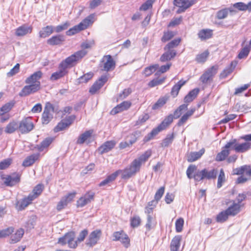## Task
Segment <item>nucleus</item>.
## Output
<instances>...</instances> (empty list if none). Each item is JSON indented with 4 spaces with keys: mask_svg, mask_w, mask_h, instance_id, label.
I'll use <instances>...</instances> for the list:
<instances>
[{
    "mask_svg": "<svg viewBox=\"0 0 251 251\" xmlns=\"http://www.w3.org/2000/svg\"><path fill=\"white\" fill-rule=\"evenodd\" d=\"M151 151L148 150L137 158L135 159L124 170H119L121 177L125 179H129L139 172L142 164L145 163L151 156Z\"/></svg>",
    "mask_w": 251,
    "mask_h": 251,
    "instance_id": "1",
    "label": "nucleus"
},
{
    "mask_svg": "<svg viewBox=\"0 0 251 251\" xmlns=\"http://www.w3.org/2000/svg\"><path fill=\"white\" fill-rule=\"evenodd\" d=\"M218 171L216 169L208 170L204 169L197 170V167L194 165H190L186 171V175L189 179L194 178L196 181H200L203 179H212L216 178Z\"/></svg>",
    "mask_w": 251,
    "mask_h": 251,
    "instance_id": "2",
    "label": "nucleus"
},
{
    "mask_svg": "<svg viewBox=\"0 0 251 251\" xmlns=\"http://www.w3.org/2000/svg\"><path fill=\"white\" fill-rule=\"evenodd\" d=\"M241 139L246 141V142L239 143L236 139H233L226 143L225 145L226 149H231L236 152L243 153L247 151L251 148V134L243 135Z\"/></svg>",
    "mask_w": 251,
    "mask_h": 251,
    "instance_id": "3",
    "label": "nucleus"
},
{
    "mask_svg": "<svg viewBox=\"0 0 251 251\" xmlns=\"http://www.w3.org/2000/svg\"><path fill=\"white\" fill-rule=\"evenodd\" d=\"M87 53V51L85 50H78L63 60L60 63V66L67 70V68H72L76 65Z\"/></svg>",
    "mask_w": 251,
    "mask_h": 251,
    "instance_id": "4",
    "label": "nucleus"
},
{
    "mask_svg": "<svg viewBox=\"0 0 251 251\" xmlns=\"http://www.w3.org/2000/svg\"><path fill=\"white\" fill-rule=\"evenodd\" d=\"M174 118V115L172 114H170L166 117L157 127L153 128L150 133L144 137V141L145 142L150 141L159 132L165 129L172 123Z\"/></svg>",
    "mask_w": 251,
    "mask_h": 251,
    "instance_id": "5",
    "label": "nucleus"
},
{
    "mask_svg": "<svg viewBox=\"0 0 251 251\" xmlns=\"http://www.w3.org/2000/svg\"><path fill=\"white\" fill-rule=\"evenodd\" d=\"M75 234L74 232H70L66 233L64 236L58 239V243L64 245L67 243L70 248H75L77 246L76 241H75Z\"/></svg>",
    "mask_w": 251,
    "mask_h": 251,
    "instance_id": "6",
    "label": "nucleus"
},
{
    "mask_svg": "<svg viewBox=\"0 0 251 251\" xmlns=\"http://www.w3.org/2000/svg\"><path fill=\"white\" fill-rule=\"evenodd\" d=\"M19 131L22 134H26L31 131L34 125L30 117L23 119L20 122H18Z\"/></svg>",
    "mask_w": 251,
    "mask_h": 251,
    "instance_id": "7",
    "label": "nucleus"
},
{
    "mask_svg": "<svg viewBox=\"0 0 251 251\" xmlns=\"http://www.w3.org/2000/svg\"><path fill=\"white\" fill-rule=\"evenodd\" d=\"M54 113V107L52 104L48 102L44 108L42 114V123L43 124H48L53 118V113Z\"/></svg>",
    "mask_w": 251,
    "mask_h": 251,
    "instance_id": "8",
    "label": "nucleus"
},
{
    "mask_svg": "<svg viewBox=\"0 0 251 251\" xmlns=\"http://www.w3.org/2000/svg\"><path fill=\"white\" fill-rule=\"evenodd\" d=\"M217 66H214L207 69L201 76L200 79L202 83H208L212 80L213 77L217 74Z\"/></svg>",
    "mask_w": 251,
    "mask_h": 251,
    "instance_id": "9",
    "label": "nucleus"
},
{
    "mask_svg": "<svg viewBox=\"0 0 251 251\" xmlns=\"http://www.w3.org/2000/svg\"><path fill=\"white\" fill-rule=\"evenodd\" d=\"M1 178L6 186L10 187L15 185L20 181V176L17 174H13L11 175H1Z\"/></svg>",
    "mask_w": 251,
    "mask_h": 251,
    "instance_id": "10",
    "label": "nucleus"
},
{
    "mask_svg": "<svg viewBox=\"0 0 251 251\" xmlns=\"http://www.w3.org/2000/svg\"><path fill=\"white\" fill-rule=\"evenodd\" d=\"M101 62L102 63V68L101 70L104 71L109 72L113 70L116 66L115 61L110 55H104Z\"/></svg>",
    "mask_w": 251,
    "mask_h": 251,
    "instance_id": "11",
    "label": "nucleus"
},
{
    "mask_svg": "<svg viewBox=\"0 0 251 251\" xmlns=\"http://www.w3.org/2000/svg\"><path fill=\"white\" fill-rule=\"evenodd\" d=\"M194 3V0H174V4L178 7L177 13L184 12L186 9Z\"/></svg>",
    "mask_w": 251,
    "mask_h": 251,
    "instance_id": "12",
    "label": "nucleus"
},
{
    "mask_svg": "<svg viewBox=\"0 0 251 251\" xmlns=\"http://www.w3.org/2000/svg\"><path fill=\"white\" fill-rule=\"evenodd\" d=\"M101 234L102 232L100 229H97L92 231L89 236V238L87 240L86 245L90 247L95 246L100 240Z\"/></svg>",
    "mask_w": 251,
    "mask_h": 251,
    "instance_id": "13",
    "label": "nucleus"
},
{
    "mask_svg": "<svg viewBox=\"0 0 251 251\" xmlns=\"http://www.w3.org/2000/svg\"><path fill=\"white\" fill-rule=\"evenodd\" d=\"M76 195L75 192L69 193L68 195L63 197L58 203L56 209L58 211H60L64 208L67 204L71 202Z\"/></svg>",
    "mask_w": 251,
    "mask_h": 251,
    "instance_id": "14",
    "label": "nucleus"
},
{
    "mask_svg": "<svg viewBox=\"0 0 251 251\" xmlns=\"http://www.w3.org/2000/svg\"><path fill=\"white\" fill-rule=\"evenodd\" d=\"M40 89L39 84H28L24 87L19 95L21 97L27 96L37 92Z\"/></svg>",
    "mask_w": 251,
    "mask_h": 251,
    "instance_id": "15",
    "label": "nucleus"
},
{
    "mask_svg": "<svg viewBox=\"0 0 251 251\" xmlns=\"http://www.w3.org/2000/svg\"><path fill=\"white\" fill-rule=\"evenodd\" d=\"M75 116L73 115L66 118L65 119L62 120L54 127V131L55 132L63 130L66 127L71 125L73 121L75 120Z\"/></svg>",
    "mask_w": 251,
    "mask_h": 251,
    "instance_id": "16",
    "label": "nucleus"
},
{
    "mask_svg": "<svg viewBox=\"0 0 251 251\" xmlns=\"http://www.w3.org/2000/svg\"><path fill=\"white\" fill-rule=\"evenodd\" d=\"M108 80L107 76L106 75H101V77L95 82L89 90V92L92 94H95Z\"/></svg>",
    "mask_w": 251,
    "mask_h": 251,
    "instance_id": "17",
    "label": "nucleus"
},
{
    "mask_svg": "<svg viewBox=\"0 0 251 251\" xmlns=\"http://www.w3.org/2000/svg\"><path fill=\"white\" fill-rule=\"evenodd\" d=\"M95 193L92 192H89L85 194L83 197H81L77 201V206L82 207L87 204L91 202L94 199Z\"/></svg>",
    "mask_w": 251,
    "mask_h": 251,
    "instance_id": "18",
    "label": "nucleus"
},
{
    "mask_svg": "<svg viewBox=\"0 0 251 251\" xmlns=\"http://www.w3.org/2000/svg\"><path fill=\"white\" fill-rule=\"evenodd\" d=\"M42 75L43 73L41 71L36 72L26 78L25 83L28 84H39V87H40V82L39 80L42 77Z\"/></svg>",
    "mask_w": 251,
    "mask_h": 251,
    "instance_id": "19",
    "label": "nucleus"
},
{
    "mask_svg": "<svg viewBox=\"0 0 251 251\" xmlns=\"http://www.w3.org/2000/svg\"><path fill=\"white\" fill-rule=\"evenodd\" d=\"M32 27L31 25H23L18 27L15 31V35L17 36L21 37L25 36L31 33Z\"/></svg>",
    "mask_w": 251,
    "mask_h": 251,
    "instance_id": "20",
    "label": "nucleus"
},
{
    "mask_svg": "<svg viewBox=\"0 0 251 251\" xmlns=\"http://www.w3.org/2000/svg\"><path fill=\"white\" fill-rule=\"evenodd\" d=\"M32 201H33V199L28 195L27 197L18 201L16 204V208L18 211H22L29 205Z\"/></svg>",
    "mask_w": 251,
    "mask_h": 251,
    "instance_id": "21",
    "label": "nucleus"
},
{
    "mask_svg": "<svg viewBox=\"0 0 251 251\" xmlns=\"http://www.w3.org/2000/svg\"><path fill=\"white\" fill-rule=\"evenodd\" d=\"M131 106V102L127 101H124L117 106L114 107L111 111V113L116 114L124 110H127Z\"/></svg>",
    "mask_w": 251,
    "mask_h": 251,
    "instance_id": "22",
    "label": "nucleus"
},
{
    "mask_svg": "<svg viewBox=\"0 0 251 251\" xmlns=\"http://www.w3.org/2000/svg\"><path fill=\"white\" fill-rule=\"evenodd\" d=\"M64 40V36L60 34L52 36L47 40V43L51 46L59 45L61 44Z\"/></svg>",
    "mask_w": 251,
    "mask_h": 251,
    "instance_id": "23",
    "label": "nucleus"
},
{
    "mask_svg": "<svg viewBox=\"0 0 251 251\" xmlns=\"http://www.w3.org/2000/svg\"><path fill=\"white\" fill-rule=\"evenodd\" d=\"M115 144L113 141H107L99 148V151L100 154L107 152L114 147Z\"/></svg>",
    "mask_w": 251,
    "mask_h": 251,
    "instance_id": "24",
    "label": "nucleus"
},
{
    "mask_svg": "<svg viewBox=\"0 0 251 251\" xmlns=\"http://www.w3.org/2000/svg\"><path fill=\"white\" fill-rule=\"evenodd\" d=\"M17 130H19L18 122L13 120L5 126L4 132L7 134H11L15 132Z\"/></svg>",
    "mask_w": 251,
    "mask_h": 251,
    "instance_id": "25",
    "label": "nucleus"
},
{
    "mask_svg": "<svg viewBox=\"0 0 251 251\" xmlns=\"http://www.w3.org/2000/svg\"><path fill=\"white\" fill-rule=\"evenodd\" d=\"M161 56L160 60L164 62L170 60L176 55V50H167Z\"/></svg>",
    "mask_w": 251,
    "mask_h": 251,
    "instance_id": "26",
    "label": "nucleus"
},
{
    "mask_svg": "<svg viewBox=\"0 0 251 251\" xmlns=\"http://www.w3.org/2000/svg\"><path fill=\"white\" fill-rule=\"evenodd\" d=\"M233 174L237 175L245 174L247 176L250 177L251 176V168L250 166L244 165L234 169Z\"/></svg>",
    "mask_w": 251,
    "mask_h": 251,
    "instance_id": "27",
    "label": "nucleus"
},
{
    "mask_svg": "<svg viewBox=\"0 0 251 251\" xmlns=\"http://www.w3.org/2000/svg\"><path fill=\"white\" fill-rule=\"evenodd\" d=\"M241 205L239 203H236L235 201L226 210L229 216H235L239 213L241 210Z\"/></svg>",
    "mask_w": 251,
    "mask_h": 251,
    "instance_id": "28",
    "label": "nucleus"
},
{
    "mask_svg": "<svg viewBox=\"0 0 251 251\" xmlns=\"http://www.w3.org/2000/svg\"><path fill=\"white\" fill-rule=\"evenodd\" d=\"M205 150L201 149L199 151L191 152L188 156L187 161L189 162H193L199 159L204 154Z\"/></svg>",
    "mask_w": 251,
    "mask_h": 251,
    "instance_id": "29",
    "label": "nucleus"
},
{
    "mask_svg": "<svg viewBox=\"0 0 251 251\" xmlns=\"http://www.w3.org/2000/svg\"><path fill=\"white\" fill-rule=\"evenodd\" d=\"M68 73V71L63 67H61L59 65V70L53 73L50 76V80H56L64 76Z\"/></svg>",
    "mask_w": 251,
    "mask_h": 251,
    "instance_id": "30",
    "label": "nucleus"
},
{
    "mask_svg": "<svg viewBox=\"0 0 251 251\" xmlns=\"http://www.w3.org/2000/svg\"><path fill=\"white\" fill-rule=\"evenodd\" d=\"M95 15L92 14L87 17L81 23L79 24L81 29L84 30L88 27V26L92 24L95 21Z\"/></svg>",
    "mask_w": 251,
    "mask_h": 251,
    "instance_id": "31",
    "label": "nucleus"
},
{
    "mask_svg": "<svg viewBox=\"0 0 251 251\" xmlns=\"http://www.w3.org/2000/svg\"><path fill=\"white\" fill-rule=\"evenodd\" d=\"M39 157V153H34L27 156L23 161V166L24 167H29L32 165Z\"/></svg>",
    "mask_w": 251,
    "mask_h": 251,
    "instance_id": "32",
    "label": "nucleus"
},
{
    "mask_svg": "<svg viewBox=\"0 0 251 251\" xmlns=\"http://www.w3.org/2000/svg\"><path fill=\"white\" fill-rule=\"evenodd\" d=\"M181 240V236L180 235L176 236L173 238L170 245L171 251H178Z\"/></svg>",
    "mask_w": 251,
    "mask_h": 251,
    "instance_id": "33",
    "label": "nucleus"
},
{
    "mask_svg": "<svg viewBox=\"0 0 251 251\" xmlns=\"http://www.w3.org/2000/svg\"><path fill=\"white\" fill-rule=\"evenodd\" d=\"M54 27L52 25H47L43 27L39 31V36L41 38H45L49 36L53 32Z\"/></svg>",
    "mask_w": 251,
    "mask_h": 251,
    "instance_id": "34",
    "label": "nucleus"
},
{
    "mask_svg": "<svg viewBox=\"0 0 251 251\" xmlns=\"http://www.w3.org/2000/svg\"><path fill=\"white\" fill-rule=\"evenodd\" d=\"M199 92L198 88L194 89L189 92V93L185 97L184 101L185 103H189L192 101L197 97Z\"/></svg>",
    "mask_w": 251,
    "mask_h": 251,
    "instance_id": "35",
    "label": "nucleus"
},
{
    "mask_svg": "<svg viewBox=\"0 0 251 251\" xmlns=\"http://www.w3.org/2000/svg\"><path fill=\"white\" fill-rule=\"evenodd\" d=\"M120 171H117L114 173L111 174L110 175L108 176L104 180L102 181L100 184V186H104L110 182L113 181L117 177V176L120 174Z\"/></svg>",
    "mask_w": 251,
    "mask_h": 251,
    "instance_id": "36",
    "label": "nucleus"
},
{
    "mask_svg": "<svg viewBox=\"0 0 251 251\" xmlns=\"http://www.w3.org/2000/svg\"><path fill=\"white\" fill-rule=\"evenodd\" d=\"M212 35V30L208 29H202L198 33V36L201 40L209 39Z\"/></svg>",
    "mask_w": 251,
    "mask_h": 251,
    "instance_id": "37",
    "label": "nucleus"
},
{
    "mask_svg": "<svg viewBox=\"0 0 251 251\" xmlns=\"http://www.w3.org/2000/svg\"><path fill=\"white\" fill-rule=\"evenodd\" d=\"M235 12V11L234 10L231 8H225V9H223L219 11L217 13L216 16L218 19H220V20L224 19L227 16L229 12L232 13L233 12Z\"/></svg>",
    "mask_w": 251,
    "mask_h": 251,
    "instance_id": "38",
    "label": "nucleus"
},
{
    "mask_svg": "<svg viewBox=\"0 0 251 251\" xmlns=\"http://www.w3.org/2000/svg\"><path fill=\"white\" fill-rule=\"evenodd\" d=\"M44 186L42 184L37 185L33 189L32 192L29 195L31 197L33 200L37 198L42 192Z\"/></svg>",
    "mask_w": 251,
    "mask_h": 251,
    "instance_id": "39",
    "label": "nucleus"
},
{
    "mask_svg": "<svg viewBox=\"0 0 251 251\" xmlns=\"http://www.w3.org/2000/svg\"><path fill=\"white\" fill-rule=\"evenodd\" d=\"M92 134V131L88 130L80 135L76 141L78 144H82L91 137Z\"/></svg>",
    "mask_w": 251,
    "mask_h": 251,
    "instance_id": "40",
    "label": "nucleus"
},
{
    "mask_svg": "<svg viewBox=\"0 0 251 251\" xmlns=\"http://www.w3.org/2000/svg\"><path fill=\"white\" fill-rule=\"evenodd\" d=\"M186 83V81L180 80L176 85H175L171 90V95L174 97H176L181 87Z\"/></svg>",
    "mask_w": 251,
    "mask_h": 251,
    "instance_id": "41",
    "label": "nucleus"
},
{
    "mask_svg": "<svg viewBox=\"0 0 251 251\" xmlns=\"http://www.w3.org/2000/svg\"><path fill=\"white\" fill-rule=\"evenodd\" d=\"M24 231L22 229H18L16 232L11 236L10 243L14 244L18 242L23 237Z\"/></svg>",
    "mask_w": 251,
    "mask_h": 251,
    "instance_id": "42",
    "label": "nucleus"
},
{
    "mask_svg": "<svg viewBox=\"0 0 251 251\" xmlns=\"http://www.w3.org/2000/svg\"><path fill=\"white\" fill-rule=\"evenodd\" d=\"M229 149H226L225 146L223 148L222 151L218 153L216 155L215 160L217 161H222L224 160L229 155Z\"/></svg>",
    "mask_w": 251,
    "mask_h": 251,
    "instance_id": "43",
    "label": "nucleus"
},
{
    "mask_svg": "<svg viewBox=\"0 0 251 251\" xmlns=\"http://www.w3.org/2000/svg\"><path fill=\"white\" fill-rule=\"evenodd\" d=\"M195 111V108H193L188 111L185 114H184L179 120L178 125L180 126L185 123L187 120L194 113Z\"/></svg>",
    "mask_w": 251,
    "mask_h": 251,
    "instance_id": "44",
    "label": "nucleus"
},
{
    "mask_svg": "<svg viewBox=\"0 0 251 251\" xmlns=\"http://www.w3.org/2000/svg\"><path fill=\"white\" fill-rule=\"evenodd\" d=\"M159 68V65L155 64L148 67H146L143 72V74L146 76H148L151 75Z\"/></svg>",
    "mask_w": 251,
    "mask_h": 251,
    "instance_id": "45",
    "label": "nucleus"
},
{
    "mask_svg": "<svg viewBox=\"0 0 251 251\" xmlns=\"http://www.w3.org/2000/svg\"><path fill=\"white\" fill-rule=\"evenodd\" d=\"M53 141V138L49 137L46 138L44 140H43L40 145L38 146V150L42 151L44 149L47 148L50 146V145L52 143Z\"/></svg>",
    "mask_w": 251,
    "mask_h": 251,
    "instance_id": "46",
    "label": "nucleus"
},
{
    "mask_svg": "<svg viewBox=\"0 0 251 251\" xmlns=\"http://www.w3.org/2000/svg\"><path fill=\"white\" fill-rule=\"evenodd\" d=\"M188 104H183L180 105L174 112V118L177 119L183 111L187 109Z\"/></svg>",
    "mask_w": 251,
    "mask_h": 251,
    "instance_id": "47",
    "label": "nucleus"
},
{
    "mask_svg": "<svg viewBox=\"0 0 251 251\" xmlns=\"http://www.w3.org/2000/svg\"><path fill=\"white\" fill-rule=\"evenodd\" d=\"M14 104L13 102L6 103L0 108V116H2L11 110Z\"/></svg>",
    "mask_w": 251,
    "mask_h": 251,
    "instance_id": "48",
    "label": "nucleus"
},
{
    "mask_svg": "<svg viewBox=\"0 0 251 251\" xmlns=\"http://www.w3.org/2000/svg\"><path fill=\"white\" fill-rule=\"evenodd\" d=\"M174 133L170 134L167 135L166 137L162 141L161 146L162 147H167L171 145L174 139Z\"/></svg>",
    "mask_w": 251,
    "mask_h": 251,
    "instance_id": "49",
    "label": "nucleus"
},
{
    "mask_svg": "<svg viewBox=\"0 0 251 251\" xmlns=\"http://www.w3.org/2000/svg\"><path fill=\"white\" fill-rule=\"evenodd\" d=\"M180 41L181 39L179 38L172 40L164 47V50H174V48H176L179 45Z\"/></svg>",
    "mask_w": 251,
    "mask_h": 251,
    "instance_id": "50",
    "label": "nucleus"
},
{
    "mask_svg": "<svg viewBox=\"0 0 251 251\" xmlns=\"http://www.w3.org/2000/svg\"><path fill=\"white\" fill-rule=\"evenodd\" d=\"M229 215L226 210L221 212L216 217V221L219 223H223L226 221Z\"/></svg>",
    "mask_w": 251,
    "mask_h": 251,
    "instance_id": "51",
    "label": "nucleus"
},
{
    "mask_svg": "<svg viewBox=\"0 0 251 251\" xmlns=\"http://www.w3.org/2000/svg\"><path fill=\"white\" fill-rule=\"evenodd\" d=\"M155 225V222L154 218L152 216V215H148L147 216V221L146 224V227L149 230L153 228Z\"/></svg>",
    "mask_w": 251,
    "mask_h": 251,
    "instance_id": "52",
    "label": "nucleus"
},
{
    "mask_svg": "<svg viewBox=\"0 0 251 251\" xmlns=\"http://www.w3.org/2000/svg\"><path fill=\"white\" fill-rule=\"evenodd\" d=\"M167 98L163 97L160 98L156 102L153 104L152 109L153 110L158 109L162 107L166 102Z\"/></svg>",
    "mask_w": 251,
    "mask_h": 251,
    "instance_id": "53",
    "label": "nucleus"
},
{
    "mask_svg": "<svg viewBox=\"0 0 251 251\" xmlns=\"http://www.w3.org/2000/svg\"><path fill=\"white\" fill-rule=\"evenodd\" d=\"M166 78H156L151 80L148 84V86L150 87H154L156 86L162 84L165 81Z\"/></svg>",
    "mask_w": 251,
    "mask_h": 251,
    "instance_id": "54",
    "label": "nucleus"
},
{
    "mask_svg": "<svg viewBox=\"0 0 251 251\" xmlns=\"http://www.w3.org/2000/svg\"><path fill=\"white\" fill-rule=\"evenodd\" d=\"M93 76V73L91 72L88 73L81 76L78 79L79 83H86L91 79Z\"/></svg>",
    "mask_w": 251,
    "mask_h": 251,
    "instance_id": "55",
    "label": "nucleus"
},
{
    "mask_svg": "<svg viewBox=\"0 0 251 251\" xmlns=\"http://www.w3.org/2000/svg\"><path fill=\"white\" fill-rule=\"evenodd\" d=\"M80 27L81 26H79V24L74 26L73 27L70 28L66 32V34L68 36H72L76 34V33H78L81 30H82Z\"/></svg>",
    "mask_w": 251,
    "mask_h": 251,
    "instance_id": "56",
    "label": "nucleus"
},
{
    "mask_svg": "<svg viewBox=\"0 0 251 251\" xmlns=\"http://www.w3.org/2000/svg\"><path fill=\"white\" fill-rule=\"evenodd\" d=\"M225 181V173L223 169L220 170V174L218 178L217 187L220 188L222 187L223 182Z\"/></svg>",
    "mask_w": 251,
    "mask_h": 251,
    "instance_id": "57",
    "label": "nucleus"
},
{
    "mask_svg": "<svg viewBox=\"0 0 251 251\" xmlns=\"http://www.w3.org/2000/svg\"><path fill=\"white\" fill-rule=\"evenodd\" d=\"M209 55V52L207 50L198 54L196 57V60L198 62H204L206 60V59Z\"/></svg>",
    "mask_w": 251,
    "mask_h": 251,
    "instance_id": "58",
    "label": "nucleus"
},
{
    "mask_svg": "<svg viewBox=\"0 0 251 251\" xmlns=\"http://www.w3.org/2000/svg\"><path fill=\"white\" fill-rule=\"evenodd\" d=\"M236 66V63L233 62H231L230 66L224 70L222 75L223 76L226 77L229 74H230Z\"/></svg>",
    "mask_w": 251,
    "mask_h": 251,
    "instance_id": "59",
    "label": "nucleus"
},
{
    "mask_svg": "<svg viewBox=\"0 0 251 251\" xmlns=\"http://www.w3.org/2000/svg\"><path fill=\"white\" fill-rule=\"evenodd\" d=\"M14 232V228L12 227H9L6 229L0 231V238L6 237Z\"/></svg>",
    "mask_w": 251,
    "mask_h": 251,
    "instance_id": "60",
    "label": "nucleus"
},
{
    "mask_svg": "<svg viewBox=\"0 0 251 251\" xmlns=\"http://www.w3.org/2000/svg\"><path fill=\"white\" fill-rule=\"evenodd\" d=\"M184 220L182 218H179L176 221L175 226L176 230L177 232H180L182 230Z\"/></svg>",
    "mask_w": 251,
    "mask_h": 251,
    "instance_id": "61",
    "label": "nucleus"
},
{
    "mask_svg": "<svg viewBox=\"0 0 251 251\" xmlns=\"http://www.w3.org/2000/svg\"><path fill=\"white\" fill-rule=\"evenodd\" d=\"M95 44V41L93 40H87L85 42H83L81 45V47L82 49V50L84 49H91Z\"/></svg>",
    "mask_w": 251,
    "mask_h": 251,
    "instance_id": "62",
    "label": "nucleus"
},
{
    "mask_svg": "<svg viewBox=\"0 0 251 251\" xmlns=\"http://www.w3.org/2000/svg\"><path fill=\"white\" fill-rule=\"evenodd\" d=\"M12 159L7 158L0 162V170H4L7 168L11 164Z\"/></svg>",
    "mask_w": 251,
    "mask_h": 251,
    "instance_id": "63",
    "label": "nucleus"
},
{
    "mask_svg": "<svg viewBox=\"0 0 251 251\" xmlns=\"http://www.w3.org/2000/svg\"><path fill=\"white\" fill-rule=\"evenodd\" d=\"M174 36V34L172 31H168L167 32H165L161 38V41L163 42H166L172 39Z\"/></svg>",
    "mask_w": 251,
    "mask_h": 251,
    "instance_id": "64",
    "label": "nucleus"
}]
</instances>
